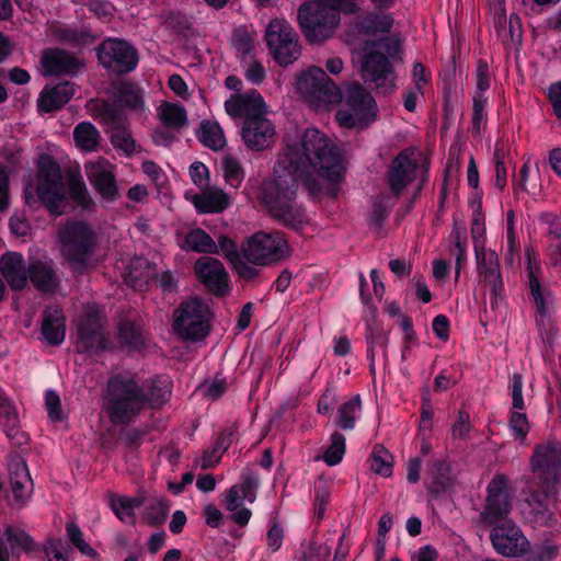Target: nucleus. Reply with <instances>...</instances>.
Segmentation results:
<instances>
[{
  "label": "nucleus",
  "mask_w": 561,
  "mask_h": 561,
  "mask_svg": "<svg viewBox=\"0 0 561 561\" xmlns=\"http://www.w3.org/2000/svg\"><path fill=\"white\" fill-rule=\"evenodd\" d=\"M345 173L343 156L332 140L317 128H308L298 144L279 157L274 176L265 179L259 199L270 216L287 229L299 231L308 224L297 202L299 184L311 194L322 192L320 180L339 183Z\"/></svg>",
  "instance_id": "nucleus-1"
},
{
  "label": "nucleus",
  "mask_w": 561,
  "mask_h": 561,
  "mask_svg": "<svg viewBox=\"0 0 561 561\" xmlns=\"http://www.w3.org/2000/svg\"><path fill=\"white\" fill-rule=\"evenodd\" d=\"M506 489V477L495 474L488 484L486 502L481 516L485 524L493 526L490 539L494 550L504 557H518L527 551L528 541L519 527L507 519L512 505Z\"/></svg>",
  "instance_id": "nucleus-2"
},
{
  "label": "nucleus",
  "mask_w": 561,
  "mask_h": 561,
  "mask_svg": "<svg viewBox=\"0 0 561 561\" xmlns=\"http://www.w3.org/2000/svg\"><path fill=\"white\" fill-rule=\"evenodd\" d=\"M530 467L539 480V491L533 492L527 501L533 522L540 527L553 528L557 519L548 508L547 501L556 495L561 479V443L547 442L537 445L530 458Z\"/></svg>",
  "instance_id": "nucleus-3"
},
{
  "label": "nucleus",
  "mask_w": 561,
  "mask_h": 561,
  "mask_svg": "<svg viewBox=\"0 0 561 561\" xmlns=\"http://www.w3.org/2000/svg\"><path fill=\"white\" fill-rule=\"evenodd\" d=\"M403 62V38L400 33L381 36L368 43L362 57L360 76L377 94H391L397 89L396 66Z\"/></svg>",
  "instance_id": "nucleus-4"
},
{
  "label": "nucleus",
  "mask_w": 561,
  "mask_h": 561,
  "mask_svg": "<svg viewBox=\"0 0 561 561\" xmlns=\"http://www.w3.org/2000/svg\"><path fill=\"white\" fill-rule=\"evenodd\" d=\"M23 197L31 209H46L58 217L65 213L67 193L60 164L48 154H39L36 161L35 184L27 183Z\"/></svg>",
  "instance_id": "nucleus-5"
},
{
  "label": "nucleus",
  "mask_w": 561,
  "mask_h": 561,
  "mask_svg": "<svg viewBox=\"0 0 561 561\" xmlns=\"http://www.w3.org/2000/svg\"><path fill=\"white\" fill-rule=\"evenodd\" d=\"M359 5L352 0H310L298 9V22L302 34L310 43L329 38L340 24V14L352 15Z\"/></svg>",
  "instance_id": "nucleus-6"
},
{
  "label": "nucleus",
  "mask_w": 561,
  "mask_h": 561,
  "mask_svg": "<svg viewBox=\"0 0 561 561\" xmlns=\"http://www.w3.org/2000/svg\"><path fill=\"white\" fill-rule=\"evenodd\" d=\"M144 388L134 377L123 374L112 376L107 381L105 410L115 425H128L145 410Z\"/></svg>",
  "instance_id": "nucleus-7"
},
{
  "label": "nucleus",
  "mask_w": 561,
  "mask_h": 561,
  "mask_svg": "<svg viewBox=\"0 0 561 561\" xmlns=\"http://www.w3.org/2000/svg\"><path fill=\"white\" fill-rule=\"evenodd\" d=\"M60 252L75 273H82L98 245L93 228L85 221H69L59 231Z\"/></svg>",
  "instance_id": "nucleus-8"
},
{
  "label": "nucleus",
  "mask_w": 561,
  "mask_h": 561,
  "mask_svg": "<svg viewBox=\"0 0 561 561\" xmlns=\"http://www.w3.org/2000/svg\"><path fill=\"white\" fill-rule=\"evenodd\" d=\"M347 110L336 113V121L346 128H367L377 117V103L359 83L351 84L344 94Z\"/></svg>",
  "instance_id": "nucleus-9"
},
{
  "label": "nucleus",
  "mask_w": 561,
  "mask_h": 561,
  "mask_svg": "<svg viewBox=\"0 0 561 561\" xmlns=\"http://www.w3.org/2000/svg\"><path fill=\"white\" fill-rule=\"evenodd\" d=\"M173 329L186 341L204 340L209 333V307L199 298L182 301L174 311Z\"/></svg>",
  "instance_id": "nucleus-10"
},
{
  "label": "nucleus",
  "mask_w": 561,
  "mask_h": 561,
  "mask_svg": "<svg viewBox=\"0 0 561 561\" xmlns=\"http://www.w3.org/2000/svg\"><path fill=\"white\" fill-rule=\"evenodd\" d=\"M297 91L314 107L336 104L342 100L340 88L320 67H311L297 78Z\"/></svg>",
  "instance_id": "nucleus-11"
},
{
  "label": "nucleus",
  "mask_w": 561,
  "mask_h": 561,
  "mask_svg": "<svg viewBox=\"0 0 561 561\" xmlns=\"http://www.w3.org/2000/svg\"><path fill=\"white\" fill-rule=\"evenodd\" d=\"M33 480L25 461L9 463L8 477L0 479V505L21 511L31 501Z\"/></svg>",
  "instance_id": "nucleus-12"
},
{
  "label": "nucleus",
  "mask_w": 561,
  "mask_h": 561,
  "mask_svg": "<svg viewBox=\"0 0 561 561\" xmlns=\"http://www.w3.org/2000/svg\"><path fill=\"white\" fill-rule=\"evenodd\" d=\"M95 51L100 65L117 76L133 72L139 64L138 50L123 38L107 37L98 45Z\"/></svg>",
  "instance_id": "nucleus-13"
},
{
  "label": "nucleus",
  "mask_w": 561,
  "mask_h": 561,
  "mask_svg": "<svg viewBox=\"0 0 561 561\" xmlns=\"http://www.w3.org/2000/svg\"><path fill=\"white\" fill-rule=\"evenodd\" d=\"M242 255L254 265L277 263L288 255V244L282 232L259 231L242 248Z\"/></svg>",
  "instance_id": "nucleus-14"
},
{
  "label": "nucleus",
  "mask_w": 561,
  "mask_h": 561,
  "mask_svg": "<svg viewBox=\"0 0 561 561\" xmlns=\"http://www.w3.org/2000/svg\"><path fill=\"white\" fill-rule=\"evenodd\" d=\"M76 350L79 354L100 355L115 350V344L103 330L101 314L98 309H89L77 324Z\"/></svg>",
  "instance_id": "nucleus-15"
},
{
  "label": "nucleus",
  "mask_w": 561,
  "mask_h": 561,
  "mask_svg": "<svg viewBox=\"0 0 561 561\" xmlns=\"http://www.w3.org/2000/svg\"><path fill=\"white\" fill-rule=\"evenodd\" d=\"M265 41L274 60L282 67L293 64L300 55L296 32L286 22L271 21Z\"/></svg>",
  "instance_id": "nucleus-16"
},
{
  "label": "nucleus",
  "mask_w": 561,
  "mask_h": 561,
  "mask_svg": "<svg viewBox=\"0 0 561 561\" xmlns=\"http://www.w3.org/2000/svg\"><path fill=\"white\" fill-rule=\"evenodd\" d=\"M417 169L419 163L414 159L413 152L408 149L401 150L392 159L387 171V183L392 195H401L407 186L415 180Z\"/></svg>",
  "instance_id": "nucleus-17"
},
{
  "label": "nucleus",
  "mask_w": 561,
  "mask_h": 561,
  "mask_svg": "<svg viewBox=\"0 0 561 561\" xmlns=\"http://www.w3.org/2000/svg\"><path fill=\"white\" fill-rule=\"evenodd\" d=\"M199 282L215 296H226L229 288V275L224 264L215 257L202 256L194 264Z\"/></svg>",
  "instance_id": "nucleus-18"
},
{
  "label": "nucleus",
  "mask_w": 561,
  "mask_h": 561,
  "mask_svg": "<svg viewBox=\"0 0 561 561\" xmlns=\"http://www.w3.org/2000/svg\"><path fill=\"white\" fill-rule=\"evenodd\" d=\"M451 466L444 459L431 460L424 479L430 500H438L444 496L455 484Z\"/></svg>",
  "instance_id": "nucleus-19"
},
{
  "label": "nucleus",
  "mask_w": 561,
  "mask_h": 561,
  "mask_svg": "<svg viewBox=\"0 0 561 561\" xmlns=\"http://www.w3.org/2000/svg\"><path fill=\"white\" fill-rule=\"evenodd\" d=\"M356 16L353 22V27L362 35L375 36L378 34L391 35V30L394 25L393 13L381 9L359 10L355 13Z\"/></svg>",
  "instance_id": "nucleus-20"
},
{
  "label": "nucleus",
  "mask_w": 561,
  "mask_h": 561,
  "mask_svg": "<svg viewBox=\"0 0 561 561\" xmlns=\"http://www.w3.org/2000/svg\"><path fill=\"white\" fill-rule=\"evenodd\" d=\"M27 274V280L42 294H55L60 286V277L51 260H31Z\"/></svg>",
  "instance_id": "nucleus-21"
},
{
  "label": "nucleus",
  "mask_w": 561,
  "mask_h": 561,
  "mask_svg": "<svg viewBox=\"0 0 561 561\" xmlns=\"http://www.w3.org/2000/svg\"><path fill=\"white\" fill-rule=\"evenodd\" d=\"M76 85L69 81L46 85L37 99L38 113H51L64 107L75 95Z\"/></svg>",
  "instance_id": "nucleus-22"
},
{
  "label": "nucleus",
  "mask_w": 561,
  "mask_h": 561,
  "mask_svg": "<svg viewBox=\"0 0 561 561\" xmlns=\"http://www.w3.org/2000/svg\"><path fill=\"white\" fill-rule=\"evenodd\" d=\"M117 340L121 348L141 353L149 345V333L144 325L130 319H122L117 323Z\"/></svg>",
  "instance_id": "nucleus-23"
},
{
  "label": "nucleus",
  "mask_w": 561,
  "mask_h": 561,
  "mask_svg": "<svg viewBox=\"0 0 561 561\" xmlns=\"http://www.w3.org/2000/svg\"><path fill=\"white\" fill-rule=\"evenodd\" d=\"M240 483L229 489L227 493V510L236 511L241 506L242 501L253 503L256 499V491L260 486L259 476L247 468L241 472Z\"/></svg>",
  "instance_id": "nucleus-24"
},
{
  "label": "nucleus",
  "mask_w": 561,
  "mask_h": 561,
  "mask_svg": "<svg viewBox=\"0 0 561 561\" xmlns=\"http://www.w3.org/2000/svg\"><path fill=\"white\" fill-rule=\"evenodd\" d=\"M0 272L13 290H23L27 285V266L18 252H7L0 259Z\"/></svg>",
  "instance_id": "nucleus-25"
},
{
  "label": "nucleus",
  "mask_w": 561,
  "mask_h": 561,
  "mask_svg": "<svg viewBox=\"0 0 561 561\" xmlns=\"http://www.w3.org/2000/svg\"><path fill=\"white\" fill-rule=\"evenodd\" d=\"M42 65L47 75H76L81 67L80 61L69 51L61 48H49L43 53Z\"/></svg>",
  "instance_id": "nucleus-26"
},
{
  "label": "nucleus",
  "mask_w": 561,
  "mask_h": 561,
  "mask_svg": "<svg viewBox=\"0 0 561 561\" xmlns=\"http://www.w3.org/2000/svg\"><path fill=\"white\" fill-rule=\"evenodd\" d=\"M274 134V126L268 119H250L248 123H243L241 130L245 146L256 151L267 148Z\"/></svg>",
  "instance_id": "nucleus-27"
},
{
  "label": "nucleus",
  "mask_w": 561,
  "mask_h": 561,
  "mask_svg": "<svg viewBox=\"0 0 561 561\" xmlns=\"http://www.w3.org/2000/svg\"><path fill=\"white\" fill-rule=\"evenodd\" d=\"M41 334L51 346H58L65 341L66 318L61 309L48 306L42 314Z\"/></svg>",
  "instance_id": "nucleus-28"
},
{
  "label": "nucleus",
  "mask_w": 561,
  "mask_h": 561,
  "mask_svg": "<svg viewBox=\"0 0 561 561\" xmlns=\"http://www.w3.org/2000/svg\"><path fill=\"white\" fill-rule=\"evenodd\" d=\"M145 409H161L171 397V387L165 376L157 375L147 379L142 385Z\"/></svg>",
  "instance_id": "nucleus-29"
},
{
  "label": "nucleus",
  "mask_w": 561,
  "mask_h": 561,
  "mask_svg": "<svg viewBox=\"0 0 561 561\" xmlns=\"http://www.w3.org/2000/svg\"><path fill=\"white\" fill-rule=\"evenodd\" d=\"M368 312L369 316L365 317V340L367 350L375 352L376 346H379L386 355L390 332L386 331L383 325L377 321L378 309L376 306H369Z\"/></svg>",
  "instance_id": "nucleus-30"
},
{
  "label": "nucleus",
  "mask_w": 561,
  "mask_h": 561,
  "mask_svg": "<svg viewBox=\"0 0 561 561\" xmlns=\"http://www.w3.org/2000/svg\"><path fill=\"white\" fill-rule=\"evenodd\" d=\"M90 111L95 119L113 130L125 125V114L122 106L107 100L96 101Z\"/></svg>",
  "instance_id": "nucleus-31"
},
{
  "label": "nucleus",
  "mask_w": 561,
  "mask_h": 561,
  "mask_svg": "<svg viewBox=\"0 0 561 561\" xmlns=\"http://www.w3.org/2000/svg\"><path fill=\"white\" fill-rule=\"evenodd\" d=\"M198 214H217L229 206V197L222 190H208L196 194L193 198Z\"/></svg>",
  "instance_id": "nucleus-32"
},
{
  "label": "nucleus",
  "mask_w": 561,
  "mask_h": 561,
  "mask_svg": "<svg viewBox=\"0 0 561 561\" xmlns=\"http://www.w3.org/2000/svg\"><path fill=\"white\" fill-rule=\"evenodd\" d=\"M144 500L141 497H131L126 495H110V507L115 516L124 524L129 526L136 525L135 510L142 506Z\"/></svg>",
  "instance_id": "nucleus-33"
},
{
  "label": "nucleus",
  "mask_w": 561,
  "mask_h": 561,
  "mask_svg": "<svg viewBox=\"0 0 561 561\" xmlns=\"http://www.w3.org/2000/svg\"><path fill=\"white\" fill-rule=\"evenodd\" d=\"M236 432L237 430L232 427H226L219 432L213 446L203 453V469L214 468L219 463L224 453H226L233 443Z\"/></svg>",
  "instance_id": "nucleus-34"
},
{
  "label": "nucleus",
  "mask_w": 561,
  "mask_h": 561,
  "mask_svg": "<svg viewBox=\"0 0 561 561\" xmlns=\"http://www.w3.org/2000/svg\"><path fill=\"white\" fill-rule=\"evenodd\" d=\"M360 412L362 398L356 394L339 407L335 419L336 426L342 431H353L356 427Z\"/></svg>",
  "instance_id": "nucleus-35"
},
{
  "label": "nucleus",
  "mask_w": 561,
  "mask_h": 561,
  "mask_svg": "<svg viewBox=\"0 0 561 561\" xmlns=\"http://www.w3.org/2000/svg\"><path fill=\"white\" fill-rule=\"evenodd\" d=\"M196 138L207 148L218 151L226 145L224 131L217 122L202 121Z\"/></svg>",
  "instance_id": "nucleus-36"
},
{
  "label": "nucleus",
  "mask_w": 561,
  "mask_h": 561,
  "mask_svg": "<svg viewBox=\"0 0 561 561\" xmlns=\"http://www.w3.org/2000/svg\"><path fill=\"white\" fill-rule=\"evenodd\" d=\"M67 185L69 197L78 207L83 210L93 208L94 202L79 173L70 174L67 179Z\"/></svg>",
  "instance_id": "nucleus-37"
},
{
  "label": "nucleus",
  "mask_w": 561,
  "mask_h": 561,
  "mask_svg": "<svg viewBox=\"0 0 561 561\" xmlns=\"http://www.w3.org/2000/svg\"><path fill=\"white\" fill-rule=\"evenodd\" d=\"M443 91V116L444 121L453 119L457 104V84L455 81V70L440 75Z\"/></svg>",
  "instance_id": "nucleus-38"
},
{
  "label": "nucleus",
  "mask_w": 561,
  "mask_h": 561,
  "mask_svg": "<svg viewBox=\"0 0 561 561\" xmlns=\"http://www.w3.org/2000/svg\"><path fill=\"white\" fill-rule=\"evenodd\" d=\"M73 140L80 149L84 151H94L101 140L98 128L90 122H81L73 128Z\"/></svg>",
  "instance_id": "nucleus-39"
},
{
  "label": "nucleus",
  "mask_w": 561,
  "mask_h": 561,
  "mask_svg": "<svg viewBox=\"0 0 561 561\" xmlns=\"http://www.w3.org/2000/svg\"><path fill=\"white\" fill-rule=\"evenodd\" d=\"M159 115L163 126L169 129L179 130L187 124L186 110L178 103H164Z\"/></svg>",
  "instance_id": "nucleus-40"
},
{
  "label": "nucleus",
  "mask_w": 561,
  "mask_h": 561,
  "mask_svg": "<svg viewBox=\"0 0 561 561\" xmlns=\"http://www.w3.org/2000/svg\"><path fill=\"white\" fill-rule=\"evenodd\" d=\"M117 102L130 110H140L144 107L145 101L141 90L133 82L124 81L116 87Z\"/></svg>",
  "instance_id": "nucleus-41"
},
{
  "label": "nucleus",
  "mask_w": 561,
  "mask_h": 561,
  "mask_svg": "<svg viewBox=\"0 0 561 561\" xmlns=\"http://www.w3.org/2000/svg\"><path fill=\"white\" fill-rule=\"evenodd\" d=\"M185 242L196 253L218 254L217 243L202 228H194L186 234Z\"/></svg>",
  "instance_id": "nucleus-42"
},
{
  "label": "nucleus",
  "mask_w": 561,
  "mask_h": 561,
  "mask_svg": "<svg viewBox=\"0 0 561 561\" xmlns=\"http://www.w3.org/2000/svg\"><path fill=\"white\" fill-rule=\"evenodd\" d=\"M370 469L383 477L389 478L393 472V456L391 453L380 444L373 447L370 456Z\"/></svg>",
  "instance_id": "nucleus-43"
},
{
  "label": "nucleus",
  "mask_w": 561,
  "mask_h": 561,
  "mask_svg": "<svg viewBox=\"0 0 561 561\" xmlns=\"http://www.w3.org/2000/svg\"><path fill=\"white\" fill-rule=\"evenodd\" d=\"M98 193L107 201H115L118 196L115 175L107 170H99L90 179Z\"/></svg>",
  "instance_id": "nucleus-44"
},
{
  "label": "nucleus",
  "mask_w": 561,
  "mask_h": 561,
  "mask_svg": "<svg viewBox=\"0 0 561 561\" xmlns=\"http://www.w3.org/2000/svg\"><path fill=\"white\" fill-rule=\"evenodd\" d=\"M346 453L345 436L334 431L330 436V445L322 455V460L330 467L336 466L342 462Z\"/></svg>",
  "instance_id": "nucleus-45"
},
{
  "label": "nucleus",
  "mask_w": 561,
  "mask_h": 561,
  "mask_svg": "<svg viewBox=\"0 0 561 561\" xmlns=\"http://www.w3.org/2000/svg\"><path fill=\"white\" fill-rule=\"evenodd\" d=\"M265 113L266 104L263 96L259 92L254 91L251 94H244L243 123H248L250 119H266L264 117Z\"/></svg>",
  "instance_id": "nucleus-46"
},
{
  "label": "nucleus",
  "mask_w": 561,
  "mask_h": 561,
  "mask_svg": "<svg viewBox=\"0 0 561 561\" xmlns=\"http://www.w3.org/2000/svg\"><path fill=\"white\" fill-rule=\"evenodd\" d=\"M224 178L231 187H239L244 179V170L238 158L225 156L221 160Z\"/></svg>",
  "instance_id": "nucleus-47"
},
{
  "label": "nucleus",
  "mask_w": 561,
  "mask_h": 561,
  "mask_svg": "<svg viewBox=\"0 0 561 561\" xmlns=\"http://www.w3.org/2000/svg\"><path fill=\"white\" fill-rule=\"evenodd\" d=\"M474 251L477 270L480 276L485 278V276L500 272L499 257L495 252L485 253L483 248H478V244L474 245Z\"/></svg>",
  "instance_id": "nucleus-48"
},
{
  "label": "nucleus",
  "mask_w": 561,
  "mask_h": 561,
  "mask_svg": "<svg viewBox=\"0 0 561 561\" xmlns=\"http://www.w3.org/2000/svg\"><path fill=\"white\" fill-rule=\"evenodd\" d=\"M169 512V502L167 500H160L146 507L142 514V520L149 526H161L164 524Z\"/></svg>",
  "instance_id": "nucleus-49"
},
{
  "label": "nucleus",
  "mask_w": 561,
  "mask_h": 561,
  "mask_svg": "<svg viewBox=\"0 0 561 561\" xmlns=\"http://www.w3.org/2000/svg\"><path fill=\"white\" fill-rule=\"evenodd\" d=\"M66 533H67V536H68L70 542L82 554L91 557V558L96 557V554H98L96 551L85 542V540L83 538V533L76 523L68 522L66 524Z\"/></svg>",
  "instance_id": "nucleus-50"
},
{
  "label": "nucleus",
  "mask_w": 561,
  "mask_h": 561,
  "mask_svg": "<svg viewBox=\"0 0 561 561\" xmlns=\"http://www.w3.org/2000/svg\"><path fill=\"white\" fill-rule=\"evenodd\" d=\"M164 24L179 35L186 34L192 26L187 15L180 11H169L164 16Z\"/></svg>",
  "instance_id": "nucleus-51"
},
{
  "label": "nucleus",
  "mask_w": 561,
  "mask_h": 561,
  "mask_svg": "<svg viewBox=\"0 0 561 561\" xmlns=\"http://www.w3.org/2000/svg\"><path fill=\"white\" fill-rule=\"evenodd\" d=\"M111 142L126 156H131L136 150V142L125 127H119L113 130L111 135Z\"/></svg>",
  "instance_id": "nucleus-52"
},
{
  "label": "nucleus",
  "mask_w": 561,
  "mask_h": 561,
  "mask_svg": "<svg viewBox=\"0 0 561 561\" xmlns=\"http://www.w3.org/2000/svg\"><path fill=\"white\" fill-rule=\"evenodd\" d=\"M232 44L243 57L249 56L254 49L253 37L245 27H238L233 31Z\"/></svg>",
  "instance_id": "nucleus-53"
},
{
  "label": "nucleus",
  "mask_w": 561,
  "mask_h": 561,
  "mask_svg": "<svg viewBox=\"0 0 561 561\" xmlns=\"http://www.w3.org/2000/svg\"><path fill=\"white\" fill-rule=\"evenodd\" d=\"M472 102V129L476 133H480L481 124L486 119L485 106L488 98L481 93H474Z\"/></svg>",
  "instance_id": "nucleus-54"
},
{
  "label": "nucleus",
  "mask_w": 561,
  "mask_h": 561,
  "mask_svg": "<svg viewBox=\"0 0 561 561\" xmlns=\"http://www.w3.org/2000/svg\"><path fill=\"white\" fill-rule=\"evenodd\" d=\"M528 283L530 288V296L534 299L538 312L540 314H545L547 308L541 284L535 271L531 267L528 268Z\"/></svg>",
  "instance_id": "nucleus-55"
},
{
  "label": "nucleus",
  "mask_w": 561,
  "mask_h": 561,
  "mask_svg": "<svg viewBox=\"0 0 561 561\" xmlns=\"http://www.w3.org/2000/svg\"><path fill=\"white\" fill-rule=\"evenodd\" d=\"M45 407L51 421L60 422L64 420L60 397L55 390L48 389L45 392Z\"/></svg>",
  "instance_id": "nucleus-56"
},
{
  "label": "nucleus",
  "mask_w": 561,
  "mask_h": 561,
  "mask_svg": "<svg viewBox=\"0 0 561 561\" xmlns=\"http://www.w3.org/2000/svg\"><path fill=\"white\" fill-rule=\"evenodd\" d=\"M329 554L330 550L322 548V546L314 540L301 545V557L304 561H327Z\"/></svg>",
  "instance_id": "nucleus-57"
},
{
  "label": "nucleus",
  "mask_w": 561,
  "mask_h": 561,
  "mask_svg": "<svg viewBox=\"0 0 561 561\" xmlns=\"http://www.w3.org/2000/svg\"><path fill=\"white\" fill-rule=\"evenodd\" d=\"M470 431V414L465 409H460L451 427V436L454 439H463Z\"/></svg>",
  "instance_id": "nucleus-58"
},
{
  "label": "nucleus",
  "mask_w": 561,
  "mask_h": 561,
  "mask_svg": "<svg viewBox=\"0 0 561 561\" xmlns=\"http://www.w3.org/2000/svg\"><path fill=\"white\" fill-rule=\"evenodd\" d=\"M283 540H284V528L277 519H274L271 522L267 534H266L267 549L272 553L278 551L283 545Z\"/></svg>",
  "instance_id": "nucleus-59"
},
{
  "label": "nucleus",
  "mask_w": 561,
  "mask_h": 561,
  "mask_svg": "<svg viewBox=\"0 0 561 561\" xmlns=\"http://www.w3.org/2000/svg\"><path fill=\"white\" fill-rule=\"evenodd\" d=\"M451 237L455 240L454 254L456 259V277H459L460 271L467 262V244L461 240V234L458 229L453 230Z\"/></svg>",
  "instance_id": "nucleus-60"
},
{
  "label": "nucleus",
  "mask_w": 561,
  "mask_h": 561,
  "mask_svg": "<svg viewBox=\"0 0 561 561\" xmlns=\"http://www.w3.org/2000/svg\"><path fill=\"white\" fill-rule=\"evenodd\" d=\"M510 427L515 439H524L528 432V420L525 413L514 411L511 413Z\"/></svg>",
  "instance_id": "nucleus-61"
},
{
  "label": "nucleus",
  "mask_w": 561,
  "mask_h": 561,
  "mask_svg": "<svg viewBox=\"0 0 561 561\" xmlns=\"http://www.w3.org/2000/svg\"><path fill=\"white\" fill-rule=\"evenodd\" d=\"M217 247L218 253L221 252L231 264L241 257L237 243L228 236L220 234Z\"/></svg>",
  "instance_id": "nucleus-62"
},
{
  "label": "nucleus",
  "mask_w": 561,
  "mask_h": 561,
  "mask_svg": "<svg viewBox=\"0 0 561 561\" xmlns=\"http://www.w3.org/2000/svg\"><path fill=\"white\" fill-rule=\"evenodd\" d=\"M14 422H19L15 407L7 397L0 396V427L3 430Z\"/></svg>",
  "instance_id": "nucleus-63"
},
{
  "label": "nucleus",
  "mask_w": 561,
  "mask_h": 561,
  "mask_svg": "<svg viewBox=\"0 0 561 561\" xmlns=\"http://www.w3.org/2000/svg\"><path fill=\"white\" fill-rule=\"evenodd\" d=\"M476 92L485 95V92L490 89V71L489 65L485 60L480 59L477 64L476 70Z\"/></svg>",
  "instance_id": "nucleus-64"
}]
</instances>
